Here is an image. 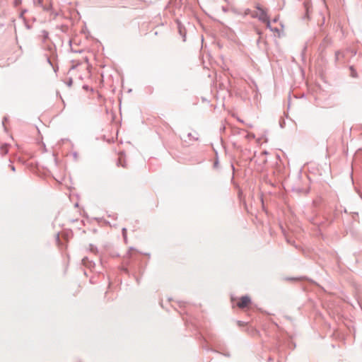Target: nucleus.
<instances>
[{
  "instance_id": "f257e3e1",
  "label": "nucleus",
  "mask_w": 362,
  "mask_h": 362,
  "mask_svg": "<svg viewBox=\"0 0 362 362\" xmlns=\"http://www.w3.org/2000/svg\"><path fill=\"white\" fill-rule=\"evenodd\" d=\"M252 16L257 18L262 22L266 23L267 28H270V21L267 12L262 8L257 6L256 9L252 13Z\"/></svg>"
},
{
  "instance_id": "f03ea898",
  "label": "nucleus",
  "mask_w": 362,
  "mask_h": 362,
  "mask_svg": "<svg viewBox=\"0 0 362 362\" xmlns=\"http://www.w3.org/2000/svg\"><path fill=\"white\" fill-rule=\"evenodd\" d=\"M236 306L240 309H249L251 305V298L248 296H242L235 300Z\"/></svg>"
},
{
  "instance_id": "7ed1b4c3",
  "label": "nucleus",
  "mask_w": 362,
  "mask_h": 362,
  "mask_svg": "<svg viewBox=\"0 0 362 362\" xmlns=\"http://www.w3.org/2000/svg\"><path fill=\"white\" fill-rule=\"evenodd\" d=\"M82 264L87 268L89 267L90 262H89L88 257H86L83 258Z\"/></svg>"
},
{
  "instance_id": "20e7f679",
  "label": "nucleus",
  "mask_w": 362,
  "mask_h": 362,
  "mask_svg": "<svg viewBox=\"0 0 362 362\" xmlns=\"http://www.w3.org/2000/svg\"><path fill=\"white\" fill-rule=\"evenodd\" d=\"M350 70H351V76L353 77H356L357 76V73H356V70L353 67H350Z\"/></svg>"
},
{
  "instance_id": "39448f33",
  "label": "nucleus",
  "mask_w": 362,
  "mask_h": 362,
  "mask_svg": "<svg viewBox=\"0 0 362 362\" xmlns=\"http://www.w3.org/2000/svg\"><path fill=\"white\" fill-rule=\"evenodd\" d=\"M272 31H273L274 33H276L279 35V30L278 28H272L271 26L270 28H269Z\"/></svg>"
},
{
  "instance_id": "423d86ee",
  "label": "nucleus",
  "mask_w": 362,
  "mask_h": 362,
  "mask_svg": "<svg viewBox=\"0 0 362 362\" xmlns=\"http://www.w3.org/2000/svg\"><path fill=\"white\" fill-rule=\"evenodd\" d=\"M1 150H2V151L4 152V153H7V151H8L7 146H3V147L1 148Z\"/></svg>"
},
{
  "instance_id": "0eeeda50",
  "label": "nucleus",
  "mask_w": 362,
  "mask_h": 362,
  "mask_svg": "<svg viewBox=\"0 0 362 362\" xmlns=\"http://www.w3.org/2000/svg\"><path fill=\"white\" fill-rule=\"evenodd\" d=\"M238 325L241 326V325H243V322H240V321H238Z\"/></svg>"
},
{
  "instance_id": "6e6552de",
  "label": "nucleus",
  "mask_w": 362,
  "mask_h": 362,
  "mask_svg": "<svg viewBox=\"0 0 362 362\" xmlns=\"http://www.w3.org/2000/svg\"><path fill=\"white\" fill-rule=\"evenodd\" d=\"M50 7H51L50 6H49L48 7H44V9L49 10L50 8Z\"/></svg>"
},
{
  "instance_id": "1a4fd4ad",
  "label": "nucleus",
  "mask_w": 362,
  "mask_h": 362,
  "mask_svg": "<svg viewBox=\"0 0 362 362\" xmlns=\"http://www.w3.org/2000/svg\"><path fill=\"white\" fill-rule=\"evenodd\" d=\"M38 4H39L40 5H41V4H42V1H41V0H38Z\"/></svg>"
},
{
  "instance_id": "9d476101",
  "label": "nucleus",
  "mask_w": 362,
  "mask_h": 362,
  "mask_svg": "<svg viewBox=\"0 0 362 362\" xmlns=\"http://www.w3.org/2000/svg\"><path fill=\"white\" fill-rule=\"evenodd\" d=\"M274 22L277 21V18H274Z\"/></svg>"
}]
</instances>
